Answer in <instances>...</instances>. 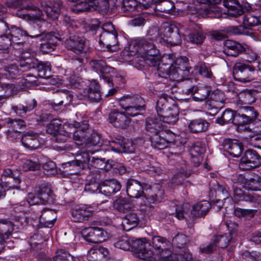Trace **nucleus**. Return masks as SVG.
<instances>
[{
  "label": "nucleus",
  "mask_w": 261,
  "mask_h": 261,
  "mask_svg": "<svg viewBox=\"0 0 261 261\" xmlns=\"http://www.w3.org/2000/svg\"><path fill=\"white\" fill-rule=\"evenodd\" d=\"M114 246L124 250H128L131 248L141 259L149 261L155 260L152 252L150 249L151 247L149 243L144 242L143 239H130L126 236H122L118 239Z\"/></svg>",
  "instance_id": "obj_1"
},
{
  "label": "nucleus",
  "mask_w": 261,
  "mask_h": 261,
  "mask_svg": "<svg viewBox=\"0 0 261 261\" xmlns=\"http://www.w3.org/2000/svg\"><path fill=\"white\" fill-rule=\"evenodd\" d=\"M34 0H7L5 4L9 8H20L17 11V15L23 19L37 20L41 19L42 12L34 5Z\"/></svg>",
  "instance_id": "obj_2"
},
{
  "label": "nucleus",
  "mask_w": 261,
  "mask_h": 261,
  "mask_svg": "<svg viewBox=\"0 0 261 261\" xmlns=\"http://www.w3.org/2000/svg\"><path fill=\"white\" fill-rule=\"evenodd\" d=\"M34 194L29 193L28 200L31 204H47L53 203L55 200V195L49 186L42 184L35 190Z\"/></svg>",
  "instance_id": "obj_3"
},
{
  "label": "nucleus",
  "mask_w": 261,
  "mask_h": 261,
  "mask_svg": "<svg viewBox=\"0 0 261 261\" xmlns=\"http://www.w3.org/2000/svg\"><path fill=\"white\" fill-rule=\"evenodd\" d=\"M65 35L62 33H56L54 32H47L40 40V50L44 54L48 53L54 50L59 41L63 40Z\"/></svg>",
  "instance_id": "obj_4"
},
{
  "label": "nucleus",
  "mask_w": 261,
  "mask_h": 261,
  "mask_svg": "<svg viewBox=\"0 0 261 261\" xmlns=\"http://www.w3.org/2000/svg\"><path fill=\"white\" fill-rule=\"evenodd\" d=\"M174 61L170 56H164L158 65V72L160 76L173 81H178V73L174 72L173 64Z\"/></svg>",
  "instance_id": "obj_5"
},
{
  "label": "nucleus",
  "mask_w": 261,
  "mask_h": 261,
  "mask_svg": "<svg viewBox=\"0 0 261 261\" xmlns=\"http://www.w3.org/2000/svg\"><path fill=\"white\" fill-rule=\"evenodd\" d=\"M261 165V156L258 152L252 149H248L241 158L239 164V168L243 170H250Z\"/></svg>",
  "instance_id": "obj_6"
},
{
  "label": "nucleus",
  "mask_w": 261,
  "mask_h": 261,
  "mask_svg": "<svg viewBox=\"0 0 261 261\" xmlns=\"http://www.w3.org/2000/svg\"><path fill=\"white\" fill-rule=\"evenodd\" d=\"M103 32L99 36V43L106 46L108 50L117 44V33L111 23L103 25Z\"/></svg>",
  "instance_id": "obj_7"
},
{
  "label": "nucleus",
  "mask_w": 261,
  "mask_h": 261,
  "mask_svg": "<svg viewBox=\"0 0 261 261\" xmlns=\"http://www.w3.org/2000/svg\"><path fill=\"white\" fill-rule=\"evenodd\" d=\"M82 235L86 241L91 243H101L107 238V232L103 228L97 227L84 228Z\"/></svg>",
  "instance_id": "obj_8"
},
{
  "label": "nucleus",
  "mask_w": 261,
  "mask_h": 261,
  "mask_svg": "<svg viewBox=\"0 0 261 261\" xmlns=\"http://www.w3.org/2000/svg\"><path fill=\"white\" fill-rule=\"evenodd\" d=\"M65 34V46L68 50H71L77 55L85 54L86 53L85 46L86 40L84 37L76 35H70L67 36Z\"/></svg>",
  "instance_id": "obj_9"
},
{
  "label": "nucleus",
  "mask_w": 261,
  "mask_h": 261,
  "mask_svg": "<svg viewBox=\"0 0 261 261\" xmlns=\"http://www.w3.org/2000/svg\"><path fill=\"white\" fill-rule=\"evenodd\" d=\"M150 140L153 147L163 149L165 148L168 144L174 141V135L170 131L164 130L152 135Z\"/></svg>",
  "instance_id": "obj_10"
},
{
  "label": "nucleus",
  "mask_w": 261,
  "mask_h": 261,
  "mask_svg": "<svg viewBox=\"0 0 261 261\" xmlns=\"http://www.w3.org/2000/svg\"><path fill=\"white\" fill-rule=\"evenodd\" d=\"M20 174V171L19 170L7 168L4 170L1 180L6 187L12 189H19V185L21 182Z\"/></svg>",
  "instance_id": "obj_11"
},
{
  "label": "nucleus",
  "mask_w": 261,
  "mask_h": 261,
  "mask_svg": "<svg viewBox=\"0 0 261 261\" xmlns=\"http://www.w3.org/2000/svg\"><path fill=\"white\" fill-rule=\"evenodd\" d=\"M208 101L205 105L206 109L215 114L223 107L225 101V95L220 90H215L210 93Z\"/></svg>",
  "instance_id": "obj_12"
},
{
  "label": "nucleus",
  "mask_w": 261,
  "mask_h": 261,
  "mask_svg": "<svg viewBox=\"0 0 261 261\" xmlns=\"http://www.w3.org/2000/svg\"><path fill=\"white\" fill-rule=\"evenodd\" d=\"M109 122L117 128L127 129L132 121V119L124 112H120L117 110H113L109 114Z\"/></svg>",
  "instance_id": "obj_13"
},
{
  "label": "nucleus",
  "mask_w": 261,
  "mask_h": 261,
  "mask_svg": "<svg viewBox=\"0 0 261 261\" xmlns=\"http://www.w3.org/2000/svg\"><path fill=\"white\" fill-rule=\"evenodd\" d=\"M163 36L167 43L172 45H177L181 42L178 29L174 25L164 23L162 25Z\"/></svg>",
  "instance_id": "obj_14"
},
{
  "label": "nucleus",
  "mask_w": 261,
  "mask_h": 261,
  "mask_svg": "<svg viewBox=\"0 0 261 261\" xmlns=\"http://www.w3.org/2000/svg\"><path fill=\"white\" fill-rule=\"evenodd\" d=\"M74 130L73 134V139L75 143L82 145L87 137L89 130V125L87 121H84L81 122H75L73 124Z\"/></svg>",
  "instance_id": "obj_15"
},
{
  "label": "nucleus",
  "mask_w": 261,
  "mask_h": 261,
  "mask_svg": "<svg viewBox=\"0 0 261 261\" xmlns=\"http://www.w3.org/2000/svg\"><path fill=\"white\" fill-rule=\"evenodd\" d=\"M183 92L187 95H191L194 101L202 102L209 97L211 89L207 86H193L189 89L183 90Z\"/></svg>",
  "instance_id": "obj_16"
},
{
  "label": "nucleus",
  "mask_w": 261,
  "mask_h": 261,
  "mask_svg": "<svg viewBox=\"0 0 261 261\" xmlns=\"http://www.w3.org/2000/svg\"><path fill=\"white\" fill-rule=\"evenodd\" d=\"M29 69L36 68L38 75L41 77L47 78L50 76L51 66L48 62H42L36 58L28 60L26 62Z\"/></svg>",
  "instance_id": "obj_17"
},
{
  "label": "nucleus",
  "mask_w": 261,
  "mask_h": 261,
  "mask_svg": "<svg viewBox=\"0 0 261 261\" xmlns=\"http://www.w3.org/2000/svg\"><path fill=\"white\" fill-rule=\"evenodd\" d=\"M254 71V68L245 64L237 63L233 69L234 79L238 81L246 83L250 81V72Z\"/></svg>",
  "instance_id": "obj_18"
},
{
  "label": "nucleus",
  "mask_w": 261,
  "mask_h": 261,
  "mask_svg": "<svg viewBox=\"0 0 261 261\" xmlns=\"http://www.w3.org/2000/svg\"><path fill=\"white\" fill-rule=\"evenodd\" d=\"M101 144H102V142L100 134L91 129L82 146V147L86 148L87 152H90L93 154L95 151L98 150V149L93 150V148L99 147Z\"/></svg>",
  "instance_id": "obj_19"
},
{
  "label": "nucleus",
  "mask_w": 261,
  "mask_h": 261,
  "mask_svg": "<svg viewBox=\"0 0 261 261\" xmlns=\"http://www.w3.org/2000/svg\"><path fill=\"white\" fill-rule=\"evenodd\" d=\"M89 152L86 150L85 152H83L81 155L77 156L78 159L67 162L64 164L67 167L71 166L76 168L75 171L70 172L71 175L76 174L81 169L89 167L91 160H90Z\"/></svg>",
  "instance_id": "obj_20"
},
{
  "label": "nucleus",
  "mask_w": 261,
  "mask_h": 261,
  "mask_svg": "<svg viewBox=\"0 0 261 261\" xmlns=\"http://www.w3.org/2000/svg\"><path fill=\"white\" fill-rule=\"evenodd\" d=\"M111 148L113 151L118 153H133L135 151L132 142L129 141L123 137L116 139L112 141Z\"/></svg>",
  "instance_id": "obj_21"
},
{
  "label": "nucleus",
  "mask_w": 261,
  "mask_h": 261,
  "mask_svg": "<svg viewBox=\"0 0 261 261\" xmlns=\"http://www.w3.org/2000/svg\"><path fill=\"white\" fill-rule=\"evenodd\" d=\"M136 44H137V46L135 52L140 51L143 54V55H159V50L150 39H141L139 41L138 43H134V47H136Z\"/></svg>",
  "instance_id": "obj_22"
},
{
  "label": "nucleus",
  "mask_w": 261,
  "mask_h": 261,
  "mask_svg": "<svg viewBox=\"0 0 261 261\" xmlns=\"http://www.w3.org/2000/svg\"><path fill=\"white\" fill-rule=\"evenodd\" d=\"M224 150L233 157L237 158L241 155L243 150V145L237 140L225 139L222 143Z\"/></svg>",
  "instance_id": "obj_23"
},
{
  "label": "nucleus",
  "mask_w": 261,
  "mask_h": 261,
  "mask_svg": "<svg viewBox=\"0 0 261 261\" xmlns=\"http://www.w3.org/2000/svg\"><path fill=\"white\" fill-rule=\"evenodd\" d=\"M93 214L91 208L86 206H75L71 211L73 220L76 222H84L88 220Z\"/></svg>",
  "instance_id": "obj_24"
},
{
  "label": "nucleus",
  "mask_w": 261,
  "mask_h": 261,
  "mask_svg": "<svg viewBox=\"0 0 261 261\" xmlns=\"http://www.w3.org/2000/svg\"><path fill=\"white\" fill-rule=\"evenodd\" d=\"M62 6L60 0L53 2H44L41 3V7L45 12L48 18L51 20H56L59 16Z\"/></svg>",
  "instance_id": "obj_25"
},
{
  "label": "nucleus",
  "mask_w": 261,
  "mask_h": 261,
  "mask_svg": "<svg viewBox=\"0 0 261 261\" xmlns=\"http://www.w3.org/2000/svg\"><path fill=\"white\" fill-rule=\"evenodd\" d=\"M39 138V135L38 133L29 130L22 134L21 141L25 148L31 150H35L40 145Z\"/></svg>",
  "instance_id": "obj_26"
},
{
  "label": "nucleus",
  "mask_w": 261,
  "mask_h": 261,
  "mask_svg": "<svg viewBox=\"0 0 261 261\" xmlns=\"http://www.w3.org/2000/svg\"><path fill=\"white\" fill-rule=\"evenodd\" d=\"M145 129L152 135L164 130L162 119L156 115H150L146 119Z\"/></svg>",
  "instance_id": "obj_27"
},
{
  "label": "nucleus",
  "mask_w": 261,
  "mask_h": 261,
  "mask_svg": "<svg viewBox=\"0 0 261 261\" xmlns=\"http://www.w3.org/2000/svg\"><path fill=\"white\" fill-rule=\"evenodd\" d=\"M233 193L234 199L238 201H245L252 203V206L255 208L261 207V204L257 201L254 195L246 194L241 187L233 185Z\"/></svg>",
  "instance_id": "obj_28"
},
{
  "label": "nucleus",
  "mask_w": 261,
  "mask_h": 261,
  "mask_svg": "<svg viewBox=\"0 0 261 261\" xmlns=\"http://www.w3.org/2000/svg\"><path fill=\"white\" fill-rule=\"evenodd\" d=\"M126 215L123 217L122 227L125 231H129L135 227L140 222V217L138 212L132 210L126 213Z\"/></svg>",
  "instance_id": "obj_29"
},
{
  "label": "nucleus",
  "mask_w": 261,
  "mask_h": 261,
  "mask_svg": "<svg viewBox=\"0 0 261 261\" xmlns=\"http://www.w3.org/2000/svg\"><path fill=\"white\" fill-rule=\"evenodd\" d=\"M121 188V185L117 179H106L101 182L100 192L108 196L120 191Z\"/></svg>",
  "instance_id": "obj_30"
},
{
  "label": "nucleus",
  "mask_w": 261,
  "mask_h": 261,
  "mask_svg": "<svg viewBox=\"0 0 261 261\" xmlns=\"http://www.w3.org/2000/svg\"><path fill=\"white\" fill-rule=\"evenodd\" d=\"M57 219L56 212L50 209L43 208L39 216V222L41 227L51 228Z\"/></svg>",
  "instance_id": "obj_31"
},
{
  "label": "nucleus",
  "mask_w": 261,
  "mask_h": 261,
  "mask_svg": "<svg viewBox=\"0 0 261 261\" xmlns=\"http://www.w3.org/2000/svg\"><path fill=\"white\" fill-rule=\"evenodd\" d=\"M72 100V96L68 91H59L57 93L50 105L55 110H58L62 106H66Z\"/></svg>",
  "instance_id": "obj_32"
},
{
  "label": "nucleus",
  "mask_w": 261,
  "mask_h": 261,
  "mask_svg": "<svg viewBox=\"0 0 261 261\" xmlns=\"http://www.w3.org/2000/svg\"><path fill=\"white\" fill-rule=\"evenodd\" d=\"M109 255V250L102 246L93 247L89 250L87 254L88 261H106Z\"/></svg>",
  "instance_id": "obj_33"
},
{
  "label": "nucleus",
  "mask_w": 261,
  "mask_h": 261,
  "mask_svg": "<svg viewBox=\"0 0 261 261\" xmlns=\"http://www.w3.org/2000/svg\"><path fill=\"white\" fill-rule=\"evenodd\" d=\"M173 67L174 71L178 73V81L180 80L184 76L188 75L189 72V59L185 56L177 58L174 61Z\"/></svg>",
  "instance_id": "obj_34"
},
{
  "label": "nucleus",
  "mask_w": 261,
  "mask_h": 261,
  "mask_svg": "<svg viewBox=\"0 0 261 261\" xmlns=\"http://www.w3.org/2000/svg\"><path fill=\"white\" fill-rule=\"evenodd\" d=\"M12 44L14 47L16 45H22L25 42V37L28 35V32L16 26H12L9 31Z\"/></svg>",
  "instance_id": "obj_35"
},
{
  "label": "nucleus",
  "mask_w": 261,
  "mask_h": 261,
  "mask_svg": "<svg viewBox=\"0 0 261 261\" xmlns=\"http://www.w3.org/2000/svg\"><path fill=\"white\" fill-rule=\"evenodd\" d=\"M175 105L173 100L166 94H162L158 96L156 102L155 109L157 116L159 117L163 114L167 109H170L171 107Z\"/></svg>",
  "instance_id": "obj_36"
},
{
  "label": "nucleus",
  "mask_w": 261,
  "mask_h": 261,
  "mask_svg": "<svg viewBox=\"0 0 261 261\" xmlns=\"http://www.w3.org/2000/svg\"><path fill=\"white\" fill-rule=\"evenodd\" d=\"M244 50V47L235 41L227 40L225 41L223 53L227 56L237 57Z\"/></svg>",
  "instance_id": "obj_37"
},
{
  "label": "nucleus",
  "mask_w": 261,
  "mask_h": 261,
  "mask_svg": "<svg viewBox=\"0 0 261 261\" xmlns=\"http://www.w3.org/2000/svg\"><path fill=\"white\" fill-rule=\"evenodd\" d=\"M119 105L126 111L138 104L145 103L144 100L137 95H127L121 97L119 100Z\"/></svg>",
  "instance_id": "obj_38"
},
{
  "label": "nucleus",
  "mask_w": 261,
  "mask_h": 261,
  "mask_svg": "<svg viewBox=\"0 0 261 261\" xmlns=\"http://www.w3.org/2000/svg\"><path fill=\"white\" fill-rule=\"evenodd\" d=\"M126 192L129 197L138 198L143 195V187L139 181L130 179L126 183Z\"/></svg>",
  "instance_id": "obj_39"
},
{
  "label": "nucleus",
  "mask_w": 261,
  "mask_h": 261,
  "mask_svg": "<svg viewBox=\"0 0 261 261\" xmlns=\"http://www.w3.org/2000/svg\"><path fill=\"white\" fill-rule=\"evenodd\" d=\"M41 19L37 20H33L34 21L32 27L30 29L28 33V37L31 38H38L39 40L47 33L45 30L42 29L43 25L49 24L45 20H40Z\"/></svg>",
  "instance_id": "obj_40"
},
{
  "label": "nucleus",
  "mask_w": 261,
  "mask_h": 261,
  "mask_svg": "<svg viewBox=\"0 0 261 261\" xmlns=\"http://www.w3.org/2000/svg\"><path fill=\"white\" fill-rule=\"evenodd\" d=\"M209 126V122L206 120L201 118L190 121L188 124L189 130L193 134L205 132L208 130Z\"/></svg>",
  "instance_id": "obj_41"
},
{
  "label": "nucleus",
  "mask_w": 261,
  "mask_h": 261,
  "mask_svg": "<svg viewBox=\"0 0 261 261\" xmlns=\"http://www.w3.org/2000/svg\"><path fill=\"white\" fill-rule=\"evenodd\" d=\"M84 93L92 102H98L101 99L99 86L96 81L91 82L88 89L84 90Z\"/></svg>",
  "instance_id": "obj_42"
},
{
  "label": "nucleus",
  "mask_w": 261,
  "mask_h": 261,
  "mask_svg": "<svg viewBox=\"0 0 261 261\" xmlns=\"http://www.w3.org/2000/svg\"><path fill=\"white\" fill-rule=\"evenodd\" d=\"M211 203L206 200H203L193 205L191 215L193 217H199L205 216L210 208Z\"/></svg>",
  "instance_id": "obj_43"
},
{
  "label": "nucleus",
  "mask_w": 261,
  "mask_h": 261,
  "mask_svg": "<svg viewBox=\"0 0 261 261\" xmlns=\"http://www.w3.org/2000/svg\"><path fill=\"white\" fill-rule=\"evenodd\" d=\"M179 109L175 105L171 107L170 109H167L166 111L160 115V117L163 122L169 124H174L178 119Z\"/></svg>",
  "instance_id": "obj_44"
},
{
  "label": "nucleus",
  "mask_w": 261,
  "mask_h": 261,
  "mask_svg": "<svg viewBox=\"0 0 261 261\" xmlns=\"http://www.w3.org/2000/svg\"><path fill=\"white\" fill-rule=\"evenodd\" d=\"M223 5L228 9L230 15L238 17L244 13L242 6L238 0H223Z\"/></svg>",
  "instance_id": "obj_45"
},
{
  "label": "nucleus",
  "mask_w": 261,
  "mask_h": 261,
  "mask_svg": "<svg viewBox=\"0 0 261 261\" xmlns=\"http://www.w3.org/2000/svg\"><path fill=\"white\" fill-rule=\"evenodd\" d=\"M14 225L8 219H0V238L6 239L12 234L14 230Z\"/></svg>",
  "instance_id": "obj_46"
},
{
  "label": "nucleus",
  "mask_w": 261,
  "mask_h": 261,
  "mask_svg": "<svg viewBox=\"0 0 261 261\" xmlns=\"http://www.w3.org/2000/svg\"><path fill=\"white\" fill-rule=\"evenodd\" d=\"M114 207L120 213H126L132 207V204L125 198L120 197L114 202Z\"/></svg>",
  "instance_id": "obj_47"
},
{
  "label": "nucleus",
  "mask_w": 261,
  "mask_h": 261,
  "mask_svg": "<svg viewBox=\"0 0 261 261\" xmlns=\"http://www.w3.org/2000/svg\"><path fill=\"white\" fill-rule=\"evenodd\" d=\"M91 68L96 72H99L101 74L109 73L112 68L107 65L106 63L102 60H92L90 62Z\"/></svg>",
  "instance_id": "obj_48"
},
{
  "label": "nucleus",
  "mask_w": 261,
  "mask_h": 261,
  "mask_svg": "<svg viewBox=\"0 0 261 261\" xmlns=\"http://www.w3.org/2000/svg\"><path fill=\"white\" fill-rule=\"evenodd\" d=\"M243 114L245 118H246L249 123H253L257 122L259 126H261V121L257 119L258 113L252 107H246L243 109Z\"/></svg>",
  "instance_id": "obj_49"
},
{
  "label": "nucleus",
  "mask_w": 261,
  "mask_h": 261,
  "mask_svg": "<svg viewBox=\"0 0 261 261\" xmlns=\"http://www.w3.org/2000/svg\"><path fill=\"white\" fill-rule=\"evenodd\" d=\"M235 113V111L227 109L223 112L220 117L217 118L216 122L221 125L228 124L230 122L233 123Z\"/></svg>",
  "instance_id": "obj_50"
},
{
  "label": "nucleus",
  "mask_w": 261,
  "mask_h": 261,
  "mask_svg": "<svg viewBox=\"0 0 261 261\" xmlns=\"http://www.w3.org/2000/svg\"><path fill=\"white\" fill-rule=\"evenodd\" d=\"M255 92L253 90H246L240 93L239 98L243 104L249 105L255 101Z\"/></svg>",
  "instance_id": "obj_51"
},
{
  "label": "nucleus",
  "mask_w": 261,
  "mask_h": 261,
  "mask_svg": "<svg viewBox=\"0 0 261 261\" xmlns=\"http://www.w3.org/2000/svg\"><path fill=\"white\" fill-rule=\"evenodd\" d=\"M4 126L8 128L19 130L24 128L26 126L25 121L21 119H13L7 118L5 120Z\"/></svg>",
  "instance_id": "obj_52"
},
{
  "label": "nucleus",
  "mask_w": 261,
  "mask_h": 261,
  "mask_svg": "<svg viewBox=\"0 0 261 261\" xmlns=\"http://www.w3.org/2000/svg\"><path fill=\"white\" fill-rule=\"evenodd\" d=\"M261 11V10L260 9ZM244 24L245 25L253 27L261 24V12L258 13H248L244 17Z\"/></svg>",
  "instance_id": "obj_53"
},
{
  "label": "nucleus",
  "mask_w": 261,
  "mask_h": 261,
  "mask_svg": "<svg viewBox=\"0 0 261 261\" xmlns=\"http://www.w3.org/2000/svg\"><path fill=\"white\" fill-rule=\"evenodd\" d=\"M231 239V234L229 233L215 236H214V241L217 247L224 248L228 246Z\"/></svg>",
  "instance_id": "obj_54"
},
{
  "label": "nucleus",
  "mask_w": 261,
  "mask_h": 261,
  "mask_svg": "<svg viewBox=\"0 0 261 261\" xmlns=\"http://www.w3.org/2000/svg\"><path fill=\"white\" fill-rule=\"evenodd\" d=\"M155 6L154 9L159 12L170 14L172 12L173 5L167 0H161L158 2H154Z\"/></svg>",
  "instance_id": "obj_55"
},
{
  "label": "nucleus",
  "mask_w": 261,
  "mask_h": 261,
  "mask_svg": "<svg viewBox=\"0 0 261 261\" xmlns=\"http://www.w3.org/2000/svg\"><path fill=\"white\" fill-rule=\"evenodd\" d=\"M257 211L256 209H243L237 207L234 211V213L239 218L244 217L249 219L253 217Z\"/></svg>",
  "instance_id": "obj_56"
},
{
  "label": "nucleus",
  "mask_w": 261,
  "mask_h": 261,
  "mask_svg": "<svg viewBox=\"0 0 261 261\" xmlns=\"http://www.w3.org/2000/svg\"><path fill=\"white\" fill-rule=\"evenodd\" d=\"M101 183H99L97 178L93 177L89 180L88 183L85 185V191L90 193H94L98 190L100 191Z\"/></svg>",
  "instance_id": "obj_57"
},
{
  "label": "nucleus",
  "mask_w": 261,
  "mask_h": 261,
  "mask_svg": "<svg viewBox=\"0 0 261 261\" xmlns=\"http://www.w3.org/2000/svg\"><path fill=\"white\" fill-rule=\"evenodd\" d=\"M205 38V35L202 31L198 30L191 33L189 35L190 41L196 44H201Z\"/></svg>",
  "instance_id": "obj_58"
},
{
  "label": "nucleus",
  "mask_w": 261,
  "mask_h": 261,
  "mask_svg": "<svg viewBox=\"0 0 261 261\" xmlns=\"http://www.w3.org/2000/svg\"><path fill=\"white\" fill-rule=\"evenodd\" d=\"M261 182L259 178L247 179L245 186L243 188L248 190L257 191L260 190Z\"/></svg>",
  "instance_id": "obj_59"
},
{
  "label": "nucleus",
  "mask_w": 261,
  "mask_h": 261,
  "mask_svg": "<svg viewBox=\"0 0 261 261\" xmlns=\"http://www.w3.org/2000/svg\"><path fill=\"white\" fill-rule=\"evenodd\" d=\"M15 88L14 84L10 83H0V92L5 98L13 95Z\"/></svg>",
  "instance_id": "obj_60"
},
{
  "label": "nucleus",
  "mask_w": 261,
  "mask_h": 261,
  "mask_svg": "<svg viewBox=\"0 0 261 261\" xmlns=\"http://www.w3.org/2000/svg\"><path fill=\"white\" fill-rule=\"evenodd\" d=\"M204 144L201 142H196L191 146L190 150V155H201L205 152Z\"/></svg>",
  "instance_id": "obj_61"
},
{
  "label": "nucleus",
  "mask_w": 261,
  "mask_h": 261,
  "mask_svg": "<svg viewBox=\"0 0 261 261\" xmlns=\"http://www.w3.org/2000/svg\"><path fill=\"white\" fill-rule=\"evenodd\" d=\"M4 74L8 78L15 79L18 75L20 74V71L18 69L17 66L15 65H11L5 67L4 69Z\"/></svg>",
  "instance_id": "obj_62"
},
{
  "label": "nucleus",
  "mask_w": 261,
  "mask_h": 261,
  "mask_svg": "<svg viewBox=\"0 0 261 261\" xmlns=\"http://www.w3.org/2000/svg\"><path fill=\"white\" fill-rule=\"evenodd\" d=\"M71 256L66 250L61 249L58 250L53 257V261H70Z\"/></svg>",
  "instance_id": "obj_63"
},
{
  "label": "nucleus",
  "mask_w": 261,
  "mask_h": 261,
  "mask_svg": "<svg viewBox=\"0 0 261 261\" xmlns=\"http://www.w3.org/2000/svg\"><path fill=\"white\" fill-rule=\"evenodd\" d=\"M227 32L233 35L245 34L247 35H251L252 32L251 30H247L246 29L242 27H228L227 28Z\"/></svg>",
  "instance_id": "obj_64"
}]
</instances>
